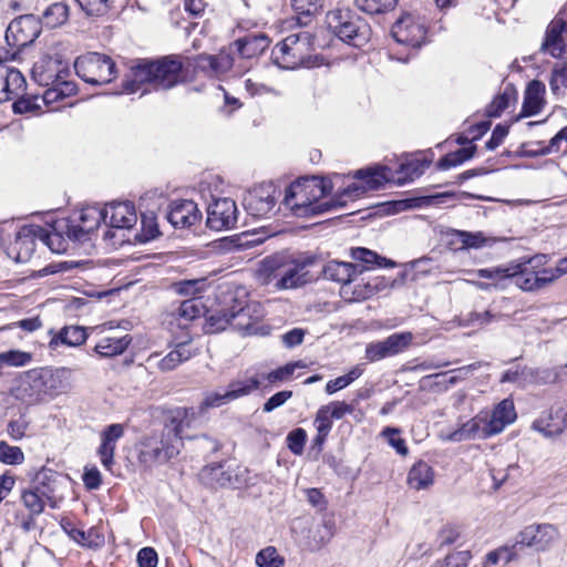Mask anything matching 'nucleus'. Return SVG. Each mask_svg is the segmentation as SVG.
<instances>
[{
    "mask_svg": "<svg viewBox=\"0 0 567 567\" xmlns=\"http://www.w3.org/2000/svg\"><path fill=\"white\" fill-rule=\"evenodd\" d=\"M331 192L328 181L316 176L296 181L287 187L284 204L297 216H315L341 207L339 200H326L320 203Z\"/></svg>",
    "mask_w": 567,
    "mask_h": 567,
    "instance_id": "nucleus-1",
    "label": "nucleus"
},
{
    "mask_svg": "<svg viewBox=\"0 0 567 567\" xmlns=\"http://www.w3.org/2000/svg\"><path fill=\"white\" fill-rule=\"evenodd\" d=\"M72 386L70 368H41L25 373L17 388V399L34 404L68 392Z\"/></svg>",
    "mask_w": 567,
    "mask_h": 567,
    "instance_id": "nucleus-2",
    "label": "nucleus"
},
{
    "mask_svg": "<svg viewBox=\"0 0 567 567\" xmlns=\"http://www.w3.org/2000/svg\"><path fill=\"white\" fill-rule=\"evenodd\" d=\"M183 64L173 55L155 61H143L132 68V79L123 83L126 93H135L142 84H151L155 90H169L183 82Z\"/></svg>",
    "mask_w": 567,
    "mask_h": 567,
    "instance_id": "nucleus-3",
    "label": "nucleus"
},
{
    "mask_svg": "<svg viewBox=\"0 0 567 567\" xmlns=\"http://www.w3.org/2000/svg\"><path fill=\"white\" fill-rule=\"evenodd\" d=\"M317 261L318 257L315 255H300L288 261L266 258L261 262L259 277L265 285L272 284L278 290L296 289L315 279L308 268Z\"/></svg>",
    "mask_w": 567,
    "mask_h": 567,
    "instance_id": "nucleus-4",
    "label": "nucleus"
},
{
    "mask_svg": "<svg viewBox=\"0 0 567 567\" xmlns=\"http://www.w3.org/2000/svg\"><path fill=\"white\" fill-rule=\"evenodd\" d=\"M558 536L557 528L550 524L527 526L517 535L516 543L511 549L504 547L488 553L484 567H494L501 563L502 567H505L517 558L515 550L522 546L532 547L538 551L546 550L558 539Z\"/></svg>",
    "mask_w": 567,
    "mask_h": 567,
    "instance_id": "nucleus-5",
    "label": "nucleus"
},
{
    "mask_svg": "<svg viewBox=\"0 0 567 567\" xmlns=\"http://www.w3.org/2000/svg\"><path fill=\"white\" fill-rule=\"evenodd\" d=\"M327 24L341 41L354 48H362L370 40V25L348 8H336L329 11Z\"/></svg>",
    "mask_w": 567,
    "mask_h": 567,
    "instance_id": "nucleus-6",
    "label": "nucleus"
},
{
    "mask_svg": "<svg viewBox=\"0 0 567 567\" xmlns=\"http://www.w3.org/2000/svg\"><path fill=\"white\" fill-rule=\"evenodd\" d=\"M74 70L84 82L92 85H102L113 80L115 63L105 54L87 52L76 58Z\"/></svg>",
    "mask_w": 567,
    "mask_h": 567,
    "instance_id": "nucleus-7",
    "label": "nucleus"
},
{
    "mask_svg": "<svg viewBox=\"0 0 567 567\" xmlns=\"http://www.w3.org/2000/svg\"><path fill=\"white\" fill-rule=\"evenodd\" d=\"M39 239L50 249L53 237L50 231L39 225H27L20 228L14 243L9 248V255L14 254L17 262H27L35 250V240Z\"/></svg>",
    "mask_w": 567,
    "mask_h": 567,
    "instance_id": "nucleus-8",
    "label": "nucleus"
},
{
    "mask_svg": "<svg viewBox=\"0 0 567 567\" xmlns=\"http://www.w3.org/2000/svg\"><path fill=\"white\" fill-rule=\"evenodd\" d=\"M388 172H390V169L386 166L358 169L354 173V177L364 181V185L352 183L331 200H339L342 203L341 207H343L346 205V200H343V198L354 199L363 195L367 190L380 189L385 183L390 182Z\"/></svg>",
    "mask_w": 567,
    "mask_h": 567,
    "instance_id": "nucleus-9",
    "label": "nucleus"
},
{
    "mask_svg": "<svg viewBox=\"0 0 567 567\" xmlns=\"http://www.w3.org/2000/svg\"><path fill=\"white\" fill-rule=\"evenodd\" d=\"M259 385L260 382L257 378L233 380L223 392L214 391L205 393V396L198 406L199 413H204L212 408L223 406L239 398L246 396L254 390H257Z\"/></svg>",
    "mask_w": 567,
    "mask_h": 567,
    "instance_id": "nucleus-10",
    "label": "nucleus"
},
{
    "mask_svg": "<svg viewBox=\"0 0 567 567\" xmlns=\"http://www.w3.org/2000/svg\"><path fill=\"white\" fill-rule=\"evenodd\" d=\"M41 33V21L33 14H23L12 20L6 31V42L10 48L21 49L33 43Z\"/></svg>",
    "mask_w": 567,
    "mask_h": 567,
    "instance_id": "nucleus-11",
    "label": "nucleus"
},
{
    "mask_svg": "<svg viewBox=\"0 0 567 567\" xmlns=\"http://www.w3.org/2000/svg\"><path fill=\"white\" fill-rule=\"evenodd\" d=\"M179 453L178 445L162 435L161 439L146 437L138 447V462L146 467L164 464Z\"/></svg>",
    "mask_w": 567,
    "mask_h": 567,
    "instance_id": "nucleus-12",
    "label": "nucleus"
},
{
    "mask_svg": "<svg viewBox=\"0 0 567 567\" xmlns=\"http://www.w3.org/2000/svg\"><path fill=\"white\" fill-rule=\"evenodd\" d=\"M392 35L399 43L419 48L425 41L426 24L420 17L406 13L393 24Z\"/></svg>",
    "mask_w": 567,
    "mask_h": 567,
    "instance_id": "nucleus-13",
    "label": "nucleus"
},
{
    "mask_svg": "<svg viewBox=\"0 0 567 567\" xmlns=\"http://www.w3.org/2000/svg\"><path fill=\"white\" fill-rule=\"evenodd\" d=\"M9 52L0 54V104L12 101L23 94L27 90V81L23 74L16 68L6 64V61L12 60L16 53L9 58Z\"/></svg>",
    "mask_w": 567,
    "mask_h": 567,
    "instance_id": "nucleus-14",
    "label": "nucleus"
},
{
    "mask_svg": "<svg viewBox=\"0 0 567 567\" xmlns=\"http://www.w3.org/2000/svg\"><path fill=\"white\" fill-rule=\"evenodd\" d=\"M512 281L524 291H535L553 282V275L546 269L530 270L525 264H509Z\"/></svg>",
    "mask_w": 567,
    "mask_h": 567,
    "instance_id": "nucleus-15",
    "label": "nucleus"
},
{
    "mask_svg": "<svg viewBox=\"0 0 567 567\" xmlns=\"http://www.w3.org/2000/svg\"><path fill=\"white\" fill-rule=\"evenodd\" d=\"M237 223V206L230 198L215 199L207 208L206 225L208 228L219 231L230 229Z\"/></svg>",
    "mask_w": 567,
    "mask_h": 567,
    "instance_id": "nucleus-16",
    "label": "nucleus"
},
{
    "mask_svg": "<svg viewBox=\"0 0 567 567\" xmlns=\"http://www.w3.org/2000/svg\"><path fill=\"white\" fill-rule=\"evenodd\" d=\"M95 213L97 214L96 225L102 220L111 228L130 229L137 220L134 206L128 203H112Z\"/></svg>",
    "mask_w": 567,
    "mask_h": 567,
    "instance_id": "nucleus-17",
    "label": "nucleus"
},
{
    "mask_svg": "<svg viewBox=\"0 0 567 567\" xmlns=\"http://www.w3.org/2000/svg\"><path fill=\"white\" fill-rule=\"evenodd\" d=\"M195 417L193 408H175L167 412L163 436L182 446L184 427H189Z\"/></svg>",
    "mask_w": 567,
    "mask_h": 567,
    "instance_id": "nucleus-18",
    "label": "nucleus"
},
{
    "mask_svg": "<svg viewBox=\"0 0 567 567\" xmlns=\"http://www.w3.org/2000/svg\"><path fill=\"white\" fill-rule=\"evenodd\" d=\"M165 217L172 226L186 228L195 225L202 215L195 202L178 199L169 203Z\"/></svg>",
    "mask_w": 567,
    "mask_h": 567,
    "instance_id": "nucleus-19",
    "label": "nucleus"
},
{
    "mask_svg": "<svg viewBox=\"0 0 567 567\" xmlns=\"http://www.w3.org/2000/svg\"><path fill=\"white\" fill-rule=\"evenodd\" d=\"M233 326L246 332H250L255 322L262 317L260 305L255 301H247L245 299H233L230 306Z\"/></svg>",
    "mask_w": 567,
    "mask_h": 567,
    "instance_id": "nucleus-20",
    "label": "nucleus"
},
{
    "mask_svg": "<svg viewBox=\"0 0 567 567\" xmlns=\"http://www.w3.org/2000/svg\"><path fill=\"white\" fill-rule=\"evenodd\" d=\"M275 187L271 184L261 185L251 190L245 198V207L254 217L268 215L276 204Z\"/></svg>",
    "mask_w": 567,
    "mask_h": 567,
    "instance_id": "nucleus-21",
    "label": "nucleus"
},
{
    "mask_svg": "<svg viewBox=\"0 0 567 567\" xmlns=\"http://www.w3.org/2000/svg\"><path fill=\"white\" fill-rule=\"evenodd\" d=\"M300 48L298 45V38L289 35L271 51L274 62L282 69H296L301 64L299 56Z\"/></svg>",
    "mask_w": 567,
    "mask_h": 567,
    "instance_id": "nucleus-22",
    "label": "nucleus"
},
{
    "mask_svg": "<svg viewBox=\"0 0 567 567\" xmlns=\"http://www.w3.org/2000/svg\"><path fill=\"white\" fill-rule=\"evenodd\" d=\"M358 267L351 262L331 260L323 266L322 274L326 279L341 284L342 292L347 293V286L355 279L357 274H362L365 270L363 266H360L359 270Z\"/></svg>",
    "mask_w": 567,
    "mask_h": 567,
    "instance_id": "nucleus-23",
    "label": "nucleus"
},
{
    "mask_svg": "<svg viewBox=\"0 0 567 567\" xmlns=\"http://www.w3.org/2000/svg\"><path fill=\"white\" fill-rule=\"evenodd\" d=\"M124 435V427L122 424H111L102 432V442L97 449L102 465L111 471L114 464V452L116 447V441Z\"/></svg>",
    "mask_w": 567,
    "mask_h": 567,
    "instance_id": "nucleus-24",
    "label": "nucleus"
},
{
    "mask_svg": "<svg viewBox=\"0 0 567 567\" xmlns=\"http://www.w3.org/2000/svg\"><path fill=\"white\" fill-rule=\"evenodd\" d=\"M53 71L54 70H51V65L49 64L48 72H43L40 74L42 79H40L39 81L41 83L44 82L43 84L48 85L51 81V83L53 84V87L47 90L44 93L43 97L47 102H53L58 99L69 96L75 90L74 83L62 80V74L64 73L63 70H56L55 73H53Z\"/></svg>",
    "mask_w": 567,
    "mask_h": 567,
    "instance_id": "nucleus-25",
    "label": "nucleus"
},
{
    "mask_svg": "<svg viewBox=\"0 0 567 567\" xmlns=\"http://www.w3.org/2000/svg\"><path fill=\"white\" fill-rule=\"evenodd\" d=\"M270 40L265 33L249 34L234 42L238 54L244 59H251L261 54L269 45Z\"/></svg>",
    "mask_w": 567,
    "mask_h": 567,
    "instance_id": "nucleus-26",
    "label": "nucleus"
},
{
    "mask_svg": "<svg viewBox=\"0 0 567 567\" xmlns=\"http://www.w3.org/2000/svg\"><path fill=\"white\" fill-rule=\"evenodd\" d=\"M484 440L487 439L484 429V416L482 413L475 415L467 422L463 423L457 430L452 432L449 440L453 442H461L467 440Z\"/></svg>",
    "mask_w": 567,
    "mask_h": 567,
    "instance_id": "nucleus-27",
    "label": "nucleus"
},
{
    "mask_svg": "<svg viewBox=\"0 0 567 567\" xmlns=\"http://www.w3.org/2000/svg\"><path fill=\"white\" fill-rule=\"evenodd\" d=\"M544 92L545 85L540 81L533 80L528 83L525 91L522 116H532L540 111Z\"/></svg>",
    "mask_w": 567,
    "mask_h": 567,
    "instance_id": "nucleus-28",
    "label": "nucleus"
},
{
    "mask_svg": "<svg viewBox=\"0 0 567 567\" xmlns=\"http://www.w3.org/2000/svg\"><path fill=\"white\" fill-rule=\"evenodd\" d=\"M200 481L213 487H225L231 484V474L225 470L224 463H214L202 468L199 472Z\"/></svg>",
    "mask_w": 567,
    "mask_h": 567,
    "instance_id": "nucleus-29",
    "label": "nucleus"
},
{
    "mask_svg": "<svg viewBox=\"0 0 567 567\" xmlns=\"http://www.w3.org/2000/svg\"><path fill=\"white\" fill-rule=\"evenodd\" d=\"M434 482L433 468L423 461L415 463L408 474V484L415 491L426 489Z\"/></svg>",
    "mask_w": 567,
    "mask_h": 567,
    "instance_id": "nucleus-30",
    "label": "nucleus"
},
{
    "mask_svg": "<svg viewBox=\"0 0 567 567\" xmlns=\"http://www.w3.org/2000/svg\"><path fill=\"white\" fill-rule=\"evenodd\" d=\"M557 416V410L544 413L532 423V429L542 433L545 437L559 436L564 433L565 429Z\"/></svg>",
    "mask_w": 567,
    "mask_h": 567,
    "instance_id": "nucleus-31",
    "label": "nucleus"
},
{
    "mask_svg": "<svg viewBox=\"0 0 567 567\" xmlns=\"http://www.w3.org/2000/svg\"><path fill=\"white\" fill-rule=\"evenodd\" d=\"M131 341L132 338L128 334L118 338L107 337L100 340L94 350L100 357L111 358L122 354L127 349Z\"/></svg>",
    "mask_w": 567,
    "mask_h": 567,
    "instance_id": "nucleus-32",
    "label": "nucleus"
},
{
    "mask_svg": "<svg viewBox=\"0 0 567 567\" xmlns=\"http://www.w3.org/2000/svg\"><path fill=\"white\" fill-rule=\"evenodd\" d=\"M59 474L50 468L42 467L33 477L32 488L45 496L47 499L54 497Z\"/></svg>",
    "mask_w": 567,
    "mask_h": 567,
    "instance_id": "nucleus-33",
    "label": "nucleus"
},
{
    "mask_svg": "<svg viewBox=\"0 0 567 567\" xmlns=\"http://www.w3.org/2000/svg\"><path fill=\"white\" fill-rule=\"evenodd\" d=\"M86 338L87 334L84 328L79 326L64 327L58 336L52 338L49 347L51 349H55L59 342L71 347H78L84 343Z\"/></svg>",
    "mask_w": 567,
    "mask_h": 567,
    "instance_id": "nucleus-34",
    "label": "nucleus"
},
{
    "mask_svg": "<svg viewBox=\"0 0 567 567\" xmlns=\"http://www.w3.org/2000/svg\"><path fill=\"white\" fill-rule=\"evenodd\" d=\"M193 357V353L187 348L186 343H179L174 350L167 353L164 358L156 362L157 368L163 371H172L178 367L182 362L187 361Z\"/></svg>",
    "mask_w": 567,
    "mask_h": 567,
    "instance_id": "nucleus-35",
    "label": "nucleus"
},
{
    "mask_svg": "<svg viewBox=\"0 0 567 567\" xmlns=\"http://www.w3.org/2000/svg\"><path fill=\"white\" fill-rule=\"evenodd\" d=\"M475 145L458 148L455 152L447 153L442 158H440L439 162L436 163V166L439 169L442 171L455 167L457 165H461L465 161L471 159L475 155Z\"/></svg>",
    "mask_w": 567,
    "mask_h": 567,
    "instance_id": "nucleus-36",
    "label": "nucleus"
},
{
    "mask_svg": "<svg viewBox=\"0 0 567 567\" xmlns=\"http://www.w3.org/2000/svg\"><path fill=\"white\" fill-rule=\"evenodd\" d=\"M398 0H354L358 10L367 14H382L395 9Z\"/></svg>",
    "mask_w": 567,
    "mask_h": 567,
    "instance_id": "nucleus-37",
    "label": "nucleus"
},
{
    "mask_svg": "<svg viewBox=\"0 0 567 567\" xmlns=\"http://www.w3.org/2000/svg\"><path fill=\"white\" fill-rule=\"evenodd\" d=\"M414 336L410 331L395 332L384 339L391 357L400 354L408 350L413 343Z\"/></svg>",
    "mask_w": 567,
    "mask_h": 567,
    "instance_id": "nucleus-38",
    "label": "nucleus"
},
{
    "mask_svg": "<svg viewBox=\"0 0 567 567\" xmlns=\"http://www.w3.org/2000/svg\"><path fill=\"white\" fill-rule=\"evenodd\" d=\"M423 174V166L419 161L403 163L400 165L399 169L395 172L396 177L390 178V182H393L398 185H404L409 182H413L415 178L420 177Z\"/></svg>",
    "mask_w": 567,
    "mask_h": 567,
    "instance_id": "nucleus-39",
    "label": "nucleus"
},
{
    "mask_svg": "<svg viewBox=\"0 0 567 567\" xmlns=\"http://www.w3.org/2000/svg\"><path fill=\"white\" fill-rule=\"evenodd\" d=\"M69 18V8L66 4L56 2L47 8L43 12V23L48 28H56L64 22H66Z\"/></svg>",
    "mask_w": 567,
    "mask_h": 567,
    "instance_id": "nucleus-40",
    "label": "nucleus"
},
{
    "mask_svg": "<svg viewBox=\"0 0 567 567\" xmlns=\"http://www.w3.org/2000/svg\"><path fill=\"white\" fill-rule=\"evenodd\" d=\"M567 375V365L559 369H539L534 370V378L532 382L538 384H551L565 381Z\"/></svg>",
    "mask_w": 567,
    "mask_h": 567,
    "instance_id": "nucleus-41",
    "label": "nucleus"
},
{
    "mask_svg": "<svg viewBox=\"0 0 567 567\" xmlns=\"http://www.w3.org/2000/svg\"><path fill=\"white\" fill-rule=\"evenodd\" d=\"M44 495L32 487L23 491L21 495L22 503L29 509L31 516H38L44 511Z\"/></svg>",
    "mask_w": 567,
    "mask_h": 567,
    "instance_id": "nucleus-42",
    "label": "nucleus"
},
{
    "mask_svg": "<svg viewBox=\"0 0 567 567\" xmlns=\"http://www.w3.org/2000/svg\"><path fill=\"white\" fill-rule=\"evenodd\" d=\"M351 256L353 259L359 260L365 265H378L381 266H393L394 262L388 260L384 257L379 256L377 252L369 250L363 247H357L351 249Z\"/></svg>",
    "mask_w": 567,
    "mask_h": 567,
    "instance_id": "nucleus-43",
    "label": "nucleus"
},
{
    "mask_svg": "<svg viewBox=\"0 0 567 567\" xmlns=\"http://www.w3.org/2000/svg\"><path fill=\"white\" fill-rule=\"evenodd\" d=\"M203 302L197 298H190L181 302L177 309V315L179 319L192 321L196 318H199L203 313Z\"/></svg>",
    "mask_w": 567,
    "mask_h": 567,
    "instance_id": "nucleus-44",
    "label": "nucleus"
},
{
    "mask_svg": "<svg viewBox=\"0 0 567 567\" xmlns=\"http://www.w3.org/2000/svg\"><path fill=\"white\" fill-rule=\"evenodd\" d=\"M293 11L298 14V21L307 24L303 18L315 16L321 8L320 0H291Z\"/></svg>",
    "mask_w": 567,
    "mask_h": 567,
    "instance_id": "nucleus-45",
    "label": "nucleus"
},
{
    "mask_svg": "<svg viewBox=\"0 0 567 567\" xmlns=\"http://www.w3.org/2000/svg\"><path fill=\"white\" fill-rule=\"evenodd\" d=\"M284 558L277 553L275 547H266L256 555L258 567H281Z\"/></svg>",
    "mask_w": 567,
    "mask_h": 567,
    "instance_id": "nucleus-46",
    "label": "nucleus"
},
{
    "mask_svg": "<svg viewBox=\"0 0 567 567\" xmlns=\"http://www.w3.org/2000/svg\"><path fill=\"white\" fill-rule=\"evenodd\" d=\"M534 378V369L528 367L516 368L515 370H506L502 378V383H519L532 382Z\"/></svg>",
    "mask_w": 567,
    "mask_h": 567,
    "instance_id": "nucleus-47",
    "label": "nucleus"
},
{
    "mask_svg": "<svg viewBox=\"0 0 567 567\" xmlns=\"http://www.w3.org/2000/svg\"><path fill=\"white\" fill-rule=\"evenodd\" d=\"M230 307L221 308L209 315L207 321L213 332L225 330L228 324L233 326Z\"/></svg>",
    "mask_w": 567,
    "mask_h": 567,
    "instance_id": "nucleus-48",
    "label": "nucleus"
},
{
    "mask_svg": "<svg viewBox=\"0 0 567 567\" xmlns=\"http://www.w3.org/2000/svg\"><path fill=\"white\" fill-rule=\"evenodd\" d=\"M24 460L23 452L18 446H11L7 442H0V462L10 465L21 464Z\"/></svg>",
    "mask_w": 567,
    "mask_h": 567,
    "instance_id": "nucleus-49",
    "label": "nucleus"
},
{
    "mask_svg": "<svg viewBox=\"0 0 567 567\" xmlns=\"http://www.w3.org/2000/svg\"><path fill=\"white\" fill-rule=\"evenodd\" d=\"M306 441L307 432L302 427H297L287 435V446L295 455H301L303 453Z\"/></svg>",
    "mask_w": 567,
    "mask_h": 567,
    "instance_id": "nucleus-50",
    "label": "nucleus"
},
{
    "mask_svg": "<svg viewBox=\"0 0 567 567\" xmlns=\"http://www.w3.org/2000/svg\"><path fill=\"white\" fill-rule=\"evenodd\" d=\"M31 361V354L19 350L0 353V362L9 367H24Z\"/></svg>",
    "mask_w": 567,
    "mask_h": 567,
    "instance_id": "nucleus-51",
    "label": "nucleus"
},
{
    "mask_svg": "<svg viewBox=\"0 0 567 567\" xmlns=\"http://www.w3.org/2000/svg\"><path fill=\"white\" fill-rule=\"evenodd\" d=\"M158 225L154 216L143 215L142 216V233L137 235V238L142 243H147L159 236Z\"/></svg>",
    "mask_w": 567,
    "mask_h": 567,
    "instance_id": "nucleus-52",
    "label": "nucleus"
},
{
    "mask_svg": "<svg viewBox=\"0 0 567 567\" xmlns=\"http://www.w3.org/2000/svg\"><path fill=\"white\" fill-rule=\"evenodd\" d=\"M305 367H306V364L302 361H296L292 363H288L284 367H280V368L269 372L267 374V380L270 383H276L279 381L287 380L288 378H290L293 374L296 369L305 368Z\"/></svg>",
    "mask_w": 567,
    "mask_h": 567,
    "instance_id": "nucleus-53",
    "label": "nucleus"
},
{
    "mask_svg": "<svg viewBox=\"0 0 567 567\" xmlns=\"http://www.w3.org/2000/svg\"><path fill=\"white\" fill-rule=\"evenodd\" d=\"M492 413L504 421L507 425L513 423L516 420V412L514 408V403L509 399H505L499 402Z\"/></svg>",
    "mask_w": 567,
    "mask_h": 567,
    "instance_id": "nucleus-54",
    "label": "nucleus"
},
{
    "mask_svg": "<svg viewBox=\"0 0 567 567\" xmlns=\"http://www.w3.org/2000/svg\"><path fill=\"white\" fill-rule=\"evenodd\" d=\"M471 557L472 556L468 550L456 551V553L447 555L444 560L437 561L433 566L467 567Z\"/></svg>",
    "mask_w": 567,
    "mask_h": 567,
    "instance_id": "nucleus-55",
    "label": "nucleus"
},
{
    "mask_svg": "<svg viewBox=\"0 0 567 567\" xmlns=\"http://www.w3.org/2000/svg\"><path fill=\"white\" fill-rule=\"evenodd\" d=\"M389 357H391V354L384 340L370 342L365 347V359L370 362L380 361Z\"/></svg>",
    "mask_w": 567,
    "mask_h": 567,
    "instance_id": "nucleus-56",
    "label": "nucleus"
},
{
    "mask_svg": "<svg viewBox=\"0 0 567 567\" xmlns=\"http://www.w3.org/2000/svg\"><path fill=\"white\" fill-rule=\"evenodd\" d=\"M477 276L480 278L493 279L498 282L504 281V280H509V277H511L509 264L506 266L478 269Z\"/></svg>",
    "mask_w": 567,
    "mask_h": 567,
    "instance_id": "nucleus-57",
    "label": "nucleus"
},
{
    "mask_svg": "<svg viewBox=\"0 0 567 567\" xmlns=\"http://www.w3.org/2000/svg\"><path fill=\"white\" fill-rule=\"evenodd\" d=\"M76 2L87 16H102L109 9L107 0H76Z\"/></svg>",
    "mask_w": 567,
    "mask_h": 567,
    "instance_id": "nucleus-58",
    "label": "nucleus"
},
{
    "mask_svg": "<svg viewBox=\"0 0 567 567\" xmlns=\"http://www.w3.org/2000/svg\"><path fill=\"white\" fill-rule=\"evenodd\" d=\"M330 406H321L315 417V426L318 433L329 434L332 429V419L329 416Z\"/></svg>",
    "mask_w": 567,
    "mask_h": 567,
    "instance_id": "nucleus-59",
    "label": "nucleus"
},
{
    "mask_svg": "<svg viewBox=\"0 0 567 567\" xmlns=\"http://www.w3.org/2000/svg\"><path fill=\"white\" fill-rule=\"evenodd\" d=\"M455 236L461 240L462 248H480L484 238L481 233H468L465 230H456Z\"/></svg>",
    "mask_w": 567,
    "mask_h": 567,
    "instance_id": "nucleus-60",
    "label": "nucleus"
},
{
    "mask_svg": "<svg viewBox=\"0 0 567 567\" xmlns=\"http://www.w3.org/2000/svg\"><path fill=\"white\" fill-rule=\"evenodd\" d=\"M483 416L484 429L487 437L501 433L507 426V424L504 421L495 416L493 413H485L483 414Z\"/></svg>",
    "mask_w": 567,
    "mask_h": 567,
    "instance_id": "nucleus-61",
    "label": "nucleus"
},
{
    "mask_svg": "<svg viewBox=\"0 0 567 567\" xmlns=\"http://www.w3.org/2000/svg\"><path fill=\"white\" fill-rule=\"evenodd\" d=\"M219 447V443L207 435L195 437V449L204 456L217 452Z\"/></svg>",
    "mask_w": 567,
    "mask_h": 567,
    "instance_id": "nucleus-62",
    "label": "nucleus"
},
{
    "mask_svg": "<svg viewBox=\"0 0 567 567\" xmlns=\"http://www.w3.org/2000/svg\"><path fill=\"white\" fill-rule=\"evenodd\" d=\"M549 85L553 91L560 86L567 87V65H556L553 69Z\"/></svg>",
    "mask_w": 567,
    "mask_h": 567,
    "instance_id": "nucleus-63",
    "label": "nucleus"
},
{
    "mask_svg": "<svg viewBox=\"0 0 567 567\" xmlns=\"http://www.w3.org/2000/svg\"><path fill=\"white\" fill-rule=\"evenodd\" d=\"M158 556L154 548L144 547L137 553L138 567H156Z\"/></svg>",
    "mask_w": 567,
    "mask_h": 567,
    "instance_id": "nucleus-64",
    "label": "nucleus"
}]
</instances>
